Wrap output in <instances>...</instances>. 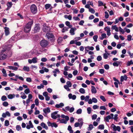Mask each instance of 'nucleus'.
<instances>
[{
    "mask_svg": "<svg viewBox=\"0 0 133 133\" xmlns=\"http://www.w3.org/2000/svg\"><path fill=\"white\" fill-rule=\"evenodd\" d=\"M30 21L26 24L24 28V31L25 32L28 33L30 32L31 29V26L33 24V21L31 19H30Z\"/></svg>",
    "mask_w": 133,
    "mask_h": 133,
    "instance_id": "1",
    "label": "nucleus"
},
{
    "mask_svg": "<svg viewBox=\"0 0 133 133\" xmlns=\"http://www.w3.org/2000/svg\"><path fill=\"white\" fill-rule=\"evenodd\" d=\"M46 37L48 39H49L51 42L54 41L56 38L52 33L48 32L46 34Z\"/></svg>",
    "mask_w": 133,
    "mask_h": 133,
    "instance_id": "2",
    "label": "nucleus"
},
{
    "mask_svg": "<svg viewBox=\"0 0 133 133\" xmlns=\"http://www.w3.org/2000/svg\"><path fill=\"white\" fill-rule=\"evenodd\" d=\"M40 44L42 47L45 48L49 44L48 42L45 39L42 40L40 42Z\"/></svg>",
    "mask_w": 133,
    "mask_h": 133,
    "instance_id": "3",
    "label": "nucleus"
},
{
    "mask_svg": "<svg viewBox=\"0 0 133 133\" xmlns=\"http://www.w3.org/2000/svg\"><path fill=\"white\" fill-rule=\"evenodd\" d=\"M31 12L34 14H36L37 12V8L35 4L32 5L30 7Z\"/></svg>",
    "mask_w": 133,
    "mask_h": 133,
    "instance_id": "4",
    "label": "nucleus"
},
{
    "mask_svg": "<svg viewBox=\"0 0 133 133\" xmlns=\"http://www.w3.org/2000/svg\"><path fill=\"white\" fill-rule=\"evenodd\" d=\"M41 27L40 25L39 24H36L34 29V32L36 33L39 31Z\"/></svg>",
    "mask_w": 133,
    "mask_h": 133,
    "instance_id": "5",
    "label": "nucleus"
},
{
    "mask_svg": "<svg viewBox=\"0 0 133 133\" xmlns=\"http://www.w3.org/2000/svg\"><path fill=\"white\" fill-rule=\"evenodd\" d=\"M111 127L113 128L114 131H116L117 130L118 131H120L121 130V128L119 126H117L116 127L114 124H112L111 125Z\"/></svg>",
    "mask_w": 133,
    "mask_h": 133,
    "instance_id": "6",
    "label": "nucleus"
},
{
    "mask_svg": "<svg viewBox=\"0 0 133 133\" xmlns=\"http://www.w3.org/2000/svg\"><path fill=\"white\" fill-rule=\"evenodd\" d=\"M43 31L45 32H48L50 30V28L47 26L44 25H43Z\"/></svg>",
    "mask_w": 133,
    "mask_h": 133,
    "instance_id": "7",
    "label": "nucleus"
},
{
    "mask_svg": "<svg viewBox=\"0 0 133 133\" xmlns=\"http://www.w3.org/2000/svg\"><path fill=\"white\" fill-rule=\"evenodd\" d=\"M58 112V111H56L52 113L51 115V118L54 119H56L57 118L56 115L57 114Z\"/></svg>",
    "mask_w": 133,
    "mask_h": 133,
    "instance_id": "8",
    "label": "nucleus"
},
{
    "mask_svg": "<svg viewBox=\"0 0 133 133\" xmlns=\"http://www.w3.org/2000/svg\"><path fill=\"white\" fill-rule=\"evenodd\" d=\"M43 111L45 114L46 115L47 114L50 113L51 111L50 108L47 107L46 108L43 109Z\"/></svg>",
    "mask_w": 133,
    "mask_h": 133,
    "instance_id": "9",
    "label": "nucleus"
},
{
    "mask_svg": "<svg viewBox=\"0 0 133 133\" xmlns=\"http://www.w3.org/2000/svg\"><path fill=\"white\" fill-rule=\"evenodd\" d=\"M5 29L4 31L5 36H7L8 35L10 34L9 29L7 27H5L4 28Z\"/></svg>",
    "mask_w": 133,
    "mask_h": 133,
    "instance_id": "10",
    "label": "nucleus"
},
{
    "mask_svg": "<svg viewBox=\"0 0 133 133\" xmlns=\"http://www.w3.org/2000/svg\"><path fill=\"white\" fill-rule=\"evenodd\" d=\"M76 28H71L70 31V33L71 35H75V31L76 30Z\"/></svg>",
    "mask_w": 133,
    "mask_h": 133,
    "instance_id": "11",
    "label": "nucleus"
},
{
    "mask_svg": "<svg viewBox=\"0 0 133 133\" xmlns=\"http://www.w3.org/2000/svg\"><path fill=\"white\" fill-rule=\"evenodd\" d=\"M122 64V62L121 61H118L115 62L113 63V65L114 66L117 67L119 65H121Z\"/></svg>",
    "mask_w": 133,
    "mask_h": 133,
    "instance_id": "12",
    "label": "nucleus"
},
{
    "mask_svg": "<svg viewBox=\"0 0 133 133\" xmlns=\"http://www.w3.org/2000/svg\"><path fill=\"white\" fill-rule=\"evenodd\" d=\"M68 97L70 99H72L73 100H75L76 99V96L75 95H72L71 94H69L68 95Z\"/></svg>",
    "mask_w": 133,
    "mask_h": 133,
    "instance_id": "13",
    "label": "nucleus"
},
{
    "mask_svg": "<svg viewBox=\"0 0 133 133\" xmlns=\"http://www.w3.org/2000/svg\"><path fill=\"white\" fill-rule=\"evenodd\" d=\"M64 106V104L63 103H61L59 104H57L55 105V107L57 108H61Z\"/></svg>",
    "mask_w": 133,
    "mask_h": 133,
    "instance_id": "14",
    "label": "nucleus"
},
{
    "mask_svg": "<svg viewBox=\"0 0 133 133\" xmlns=\"http://www.w3.org/2000/svg\"><path fill=\"white\" fill-rule=\"evenodd\" d=\"M85 50L88 52L89 50H94V48L93 46L90 47L89 46L85 47Z\"/></svg>",
    "mask_w": 133,
    "mask_h": 133,
    "instance_id": "15",
    "label": "nucleus"
},
{
    "mask_svg": "<svg viewBox=\"0 0 133 133\" xmlns=\"http://www.w3.org/2000/svg\"><path fill=\"white\" fill-rule=\"evenodd\" d=\"M7 57V55L4 54H2L0 55L1 60H3L5 59Z\"/></svg>",
    "mask_w": 133,
    "mask_h": 133,
    "instance_id": "16",
    "label": "nucleus"
},
{
    "mask_svg": "<svg viewBox=\"0 0 133 133\" xmlns=\"http://www.w3.org/2000/svg\"><path fill=\"white\" fill-rule=\"evenodd\" d=\"M6 5L8 7L7 8V10H9L12 6V2H8L7 3Z\"/></svg>",
    "mask_w": 133,
    "mask_h": 133,
    "instance_id": "17",
    "label": "nucleus"
},
{
    "mask_svg": "<svg viewBox=\"0 0 133 133\" xmlns=\"http://www.w3.org/2000/svg\"><path fill=\"white\" fill-rule=\"evenodd\" d=\"M40 125L43 128H44L46 130H48V127L44 123L42 122L41 124Z\"/></svg>",
    "mask_w": 133,
    "mask_h": 133,
    "instance_id": "18",
    "label": "nucleus"
},
{
    "mask_svg": "<svg viewBox=\"0 0 133 133\" xmlns=\"http://www.w3.org/2000/svg\"><path fill=\"white\" fill-rule=\"evenodd\" d=\"M91 91L92 94H95L97 92V90L95 87L93 86H92L91 87Z\"/></svg>",
    "mask_w": 133,
    "mask_h": 133,
    "instance_id": "19",
    "label": "nucleus"
},
{
    "mask_svg": "<svg viewBox=\"0 0 133 133\" xmlns=\"http://www.w3.org/2000/svg\"><path fill=\"white\" fill-rule=\"evenodd\" d=\"M127 77L126 75H124L123 76H122L121 77L120 81L121 82H123L124 80L126 81L127 79Z\"/></svg>",
    "mask_w": 133,
    "mask_h": 133,
    "instance_id": "20",
    "label": "nucleus"
},
{
    "mask_svg": "<svg viewBox=\"0 0 133 133\" xmlns=\"http://www.w3.org/2000/svg\"><path fill=\"white\" fill-rule=\"evenodd\" d=\"M8 68L10 69H11L14 70H17L18 69V68L13 66H8Z\"/></svg>",
    "mask_w": 133,
    "mask_h": 133,
    "instance_id": "21",
    "label": "nucleus"
},
{
    "mask_svg": "<svg viewBox=\"0 0 133 133\" xmlns=\"http://www.w3.org/2000/svg\"><path fill=\"white\" fill-rule=\"evenodd\" d=\"M111 119H112L110 115H108L105 118H104V120L105 121L107 122H109V120Z\"/></svg>",
    "mask_w": 133,
    "mask_h": 133,
    "instance_id": "22",
    "label": "nucleus"
},
{
    "mask_svg": "<svg viewBox=\"0 0 133 133\" xmlns=\"http://www.w3.org/2000/svg\"><path fill=\"white\" fill-rule=\"evenodd\" d=\"M29 57V56L28 55V54L27 53H25L21 57L22 59L27 58H28Z\"/></svg>",
    "mask_w": 133,
    "mask_h": 133,
    "instance_id": "23",
    "label": "nucleus"
},
{
    "mask_svg": "<svg viewBox=\"0 0 133 133\" xmlns=\"http://www.w3.org/2000/svg\"><path fill=\"white\" fill-rule=\"evenodd\" d=\"M106 35L105 33H103L101 35V37H99L100 39L101 40H103L104 38L106 37Z\"/></svg>",
    "mask_w": 133,
    "mask_h": 133,
    "instance_id": "24",
    "label": "nucleus"
},
{
    "mask_svg": "<svg viewBox=\"0 0 133 133\" xmlns=\"http://www.w3.org/2000/svg\"><path fill=\"white\" fill-rule=\"evenodd\" d=\"M30 68L29 67L27 66H24L23 68V70L24 71L28 72L29 71Z\"/></svg>",
    "mask_w": 133,
    "mask_h": 133,
    "instance_id": "25",
    "label": "nucleus"
},
{
    "mask_svg": "<svg viewBox=\"0 0 133 133\" xmlns=\"http://www.w3.org/2000/svg\"><path fill=\"white\" fill-rule=\"evenodd\" d=\"M68 130L69 131L70 133H73L74 131L72 129V128L71 126L69 125L68 128Z\"/></svg>",
    "mask_w": 133,
    "mask_h": 133,
    "instance_id": "26",
    "label": "nucleus"
},
{
    "mask_svg": "<svg viewBox=\"0 0 133 133\" xmlns=\"http://www.w3.org/2000/svg\"><path fill=\"white\" fill-rule=\"evenodd\" d=\"M21 97L22 98L24 99L26 98L27 96L23 92H21Z\"/></svg>",
    "mask_w": 133,
    "mask_h": 133,
    "instance_id": "27",
    "label": "nucleus"
},
{
    "mask_svg": "<svg viewBox=\"0 0 133 133\" xmlns=\"http://www.w3.org/2000/svg\"><path fill=\"white\" fill-rule=\"evenodd\" d=\"M61 117L63 118H65V119L67 120H69V117L68 116H65L63 114L62 115Z\"/></svg>",
    "mask_w": 133,
    "mask_h": 133,
    "instance_id": "28",
    "label": "nucleus"
},
{
    "mask_svg": "<svg viewBox=\"0 0 133 133\" xmlns=\"http://www.w3.org/2000/svg\"><path fill=\"white\" fill-rule=\"evenodd\" d=\"M94 128L93 125L92 124H90L89 125V127L87 128L88 131L91 130Z\"/></svg>",
    "mask_w": 133,
    "mask_h": 133,
    "instance_id": "29",
    "label": "nucleus"
},
{
    "mask_svg": "<svg viewBox=\"0 0 133 133\" xmlns=\"http://www.w3.org/2000/svg\"><path fill=\"white\" fill-rule=\"evenodd\" d=\"M64 17L68 19L69 20H71L72 17L70 15H65L64 16Z\"/></svg>",
    "mask_w": 133,
    "mask_h": 133,
    "instance_id": "30",
    "label": "nucleus"
},
{
    "mask_svg": "<svg viewBox=\"0 0 133 133\" xmlns=\"http://www.w3.org/2000/svg\"><path fill=\"white\" fill-rule=\"evenodd\" d=\"M68 120H65L64 119H61L60 122V123H62L64 124H66L67 122V121Z\"/></svg>",
    "mask_w": 133,
    "mask_h": 133,
    "instance_id": "31",
    "label": "nucleus"
},
{
    "mask_svg": "<svg viewBox=\"0 0 133 133\" xmlns=\"http://www.w3.org/2000/svg\"><path fill=\"white\" fill-rule=\"evenodd\" d=\"M68 29L69 28L66 27H64L62 30V32L64 33L65 32L68 31Z\"/></svg>",
    "mask_w": 133,
    "mask_h": 133,
    "instance_id": "32",
    "label": "nucleus"
},
{
    "mask_svg": "<svg viewBox=\"0 0 133 133\" xmlns=\"http://www.w3.org/2000/svg\"><path fill=\"white\" fill-rule=\"evenodd\" d=\"M79 92L82 94H84L85 93V90L83 88H80L79 90Z\"/></svg>",
    "mask_w": 133,
    "mask_h": 133,
    "instance_id": "33",
    "label": "nucleus"
},
{
    "mask_svg": "<svg viewBox=\"0 0 133 133\" xmlns=\"http://www.w3.org/2000/svg\"><path fill=\"white\" fill-rule=\"evenodd\" d=\"M133 62L132 60H131L129 61H128L127 63V66H130L131 64H132Z\"/></svg>",
    "mask_w": 133,
    "mask_h": 133,
    "instance_id": "34",
    "label": "nucleus"
},
{
    "mask_svg": "<svg viewBox=\"0 0 133 133\" xmlns=\"http://www.w3.org/2000/svg\"><path fill=\"white\" fill-rule=\"evenodd\" d=\"M65 24L67 26H68L69 28H71L72 26V25L70 24V23L69 21H66L65 22Z\"/></svg>",
    "mask_w": 133,
    "mask_h": 133,
    "instance_id": "35",
    "label": "nucleus"
},
{
    "mask_svg": "<svg viewBox=\"0 0 133 133\" xmlns=\"http://www.w3.org/2000/svg\"><path fill=\"white\" fill-rule=\"evenodd\" d=\"M98 6H102L104 5V4L103 3V2H102L101 1H98Z\"/></svg>",
    "mask_w": 133,
    "mask_h": 133,
    "instance_id": "36",
    "label": "nucleus"
},
{
    "mask_svg": "<svg viewBox=\"0 0 133 133\" xmlns=\"http://www.w3.org/2000/svg\"><path fill=\"white\" fill-rule=\"evenodd\" d=\"M2 72L4 74V76L5 77H6L7 76V74L6 73V71L5 70L4 68L2 69Z\"/></svg>",
    "mask_w": 133,
    "mask_h": 133,
    "instance_id": "37",
    "label": "nucleus"
},
{
    "mask_svg": "<svg viewBox=\"0 0 133 133\" xmlns=\"http://www.w3.org/2000/svg\"><path fill=\"white\" fill-rule=\"evenodd\" d=\"M51 5L50 4H46L45 5V8L46 10H47L50 7Z\"/></svg>",
    "mask_w": 133,
    "mask_h": 133,
    "instance_id": "38",
    "label": "nucleus"
},
{
    "mask_svg": "<svg viewBox=\"0 0 133 133\" xmlns=\"http://www.w3.org/2000/svg\"><path fill=\"white\" fill-rule=\"evenodd\" d=\"M15 38L14 37H12L9 40V42L10 43H13L15 41Z\"/></svg>",
    "mask_w": 133,
    "mask_h": 133,
    "instance_id": "39",
    "label": "nucleus"
},
{
    "mask_svg": "<svg viewBox=\"0 0 133 133\" xmlns=\"http://www.w3.org/2000/svg\"><path fill=\"white\" fill-rule=\"evenodd\" d=\"M37 58L36 57H35L32 59V63H36L37 62Z\"/></svg>",
    "mask_w": 133,
    "mask_h": 133,
    "instance_id": "40",
    "label": "nucleus"
},
{
    "mask_svg": "<svg viewBox=\"0 0 133 133\" xmlns=\"http://www.w3.org/2000/svg\"><path fill=\"white\" fill-rule=\"evenodd\" d=\"M87 112L89 114H90L91 112V109L90 107H88L87 108Z\"/></svg>",
    "mask_w": 133,
    "mask_h": 133,
    "instance_id": "41",
    "label": "nucleus"
},
{
    "mask_svg": "<svg viewBox=\"0 0 133 133\" xmlns=\"http://www.w3.org/2000/svg\"><path fill=\"white\" fill-rule=\"evenodd\" d=\"M105 17L106 19H107L109 17V15L108 13V12L107 11H105Z\"/></svg>",
    "mask_w": 133,
    "mask_h": 133,
    "instance_id": "42",
    "label": "nucleus"
},
{
    "mask_svg": "<svg viewBox=\"0 0 133 133\" xmlns=\"http://www.w3.org/2000/svg\"><path fill=\"white\" fill-rule=\"evenodd\" d=\"M1 99L2 101H4L7 99V98L4 95L2 96Z\"/></svg>",
    "mask_w": 133,
    "mask_h": 133,
    "instance_id": "43",
    "label": "nucleus"
},
{
    "mask_svg": "<svg viewBox=\"0 0 133 133\" xmlns=\"http://www.w3.org/2000/svg\"><path fill=\"white\" fill-rule=\"evenodd\" d=\"M89 11L91 13L94 14L95 13V10L92 8H90L89 9Z\"/></svg>",
    "mask_w": 133,
    "mask_h": 133,
    "instance_id": "44",
    "label": "nucleus"
},
{
    "mask_svg": "<svg viewBox=\"0 0 133 133\" xmlns=\"http://www.w3.org/2000/svg\"><path fill=\"white\" fill-rule=\"evenodd\" d=\"M98 128L99 129H104V126L103 124L99 125L98 127Z\"/></svg>",
    "mask_w": 133,
    "mask_h": 133,
    "instance_id": "45",
    "label": "nucleus"
},
{
    "mask_svg": "<svg viewBox=\"0 0 133 133\" xmlns=\"http://www.w3.org/2000/svg\"><path fill=\"white\" fill-rule=\"evenodd\" d=\"M82 112V110L81 109H79L77 110L76 111V113L77 114H81Z\"/></svg>",
    "mask_w": 133,
    "mask_h": 133,
    "instance_id": "46",
    "label": "nucleus"
},
{
    "mask_svg": "<svg viewBox=\"0 0 133 133\" xmlns=\"http://www.w3.org/2000/svg\"><path fill=\"white\" fill-rule=\"evenodd\" d=\"M98 36L97 35L94 36L93 37V39L94 41L95 42H97V39L98 38Z\"/></svg>",
    "mask_w": 133,
    "mask_h": 133,
    "instance_id": "47",
    "label": "nucleus"
},
{
    "mask_svg": "<svg viewBox=\"0 0 133 133\" xmlns=\"http://www.w3.org/2000/svg\"><path fill=\"white\" fill-rule=\"evenodd\" d=\"M44 87V86L42 84H41L40 85L38 86L37 88L38 89H40L41 88H43Z\"/></svg>",
    "mask_w": 133,
    "mask_h": 133,
    "instance_id": "48",
    "label": "nucleus"
},
{
    "mask_svg": "<svg viewBox=\"0 0 133 133\" xmlns=\"http://www.w3.org/2000/svg\"><path fill=\"white\" fill-rule=\"evenodd\" d=\"M66 84L69 87H71L72 86V84L69 81H68L66 82Z\"/></svg>",
    "mask_w": 133,
    "mask_h": 133,
    "instance_id": "49",
    "label": "nucleus"
},
{
    "mask_svg": "<svg viewBox=\"0 0 133 133\" xmlns=\"http://www.w3.org/2000/svg\"><path fill=\"white\" fill-rule=\"evenodd\" d=\"M9 105L8 102L6 101H5L3 103V105L4 107H7Z\"/></svg>",
    "mask_w": 133,
    "mask_h": 133,
    "instance_id": "50",
    "label": "nucleus"
},
{
    "mask_svg": "<svg viewBox=\"0 0 133 133\" xmlns=\"http://www.w3.org/2000/svg\"><path fill=\"white\" fill-rule=\"evenodd\" d=\"M69 87L66 85H65L64 86V88L68 91H69L70 90V89L69 88Z\"/></svg>",
    "mask_w": 133,
    "mask_h": 133,
    "instance_id": "51",
    "label": "nucleus"
},
{
    "mask_svg": "<svg viewBox=\"0 0 133 133\" xmlns=\"http://www.w3.org/2000/svg\"><path fill=\"white\" fill-rule=\"evenodd\" d=\"M52 126H51V127H54L55 128H57L58 127L57 125L56 124V123H52Z\"/></svg>",
    "mask_w": 133,
    "mask_h": 133,
    "instance_id": "52",
    "label": "nucleus"
},
{
    "mask_svg": "<svg viewBox=\"0 0 133 133\" xmlns=\"http://www.w3.org/2000/svg\"><path fill=\"white\" fill-rule=\"evenodd\" d=\"M9 125V122L8 120H6L5 122V125L8 126Z\"/></svg>",
    "mask_w": 133,
    "mask_h": 133,
    "instance_id": "53",
    "label": "nucleus"
},
{
    "mask_svg": "<svg viewBox=\"0 0 133 133\" xmlns=\"http://www.w3.org/2000/svg\"><path fill=\"white\" fill-rule=\"evenodd\" d=\"M24 92L26 94H28L30 93V91L29 89H26L24 90Z\"/></svg>",
    "mask_w": 133,
    "mask_h": 133,
    "instance_id": "54",
    "label": "nucleus"
},
{
    "mask_svg": "<svg viewBox=\"0 0 133 133\" xmlns=\"http://www.w3.org/2000/svg\"><path fill=\"white\" fill-rule=\"evenodd\" d=\"M92 102L94 103H96L97 102V100L96 98L93 97L92 99Z\"/></svg>",
    "mask_w": 133,
    "mask_h": 133,
    "instance_id": "55",
    "label": "nucleus"
},
{
    "mask_svg": "<svg viewBox=\"0 0 133 133\" xmlns=\"http://www.w3.org/2000/svg\"><path fill=\"white\" fill-rule=\"evenodd\" d=\"M100 98L101 99H102L103 101L105 102L106 101V99L105 97L103 96H100Z\"/></svg>",
    "mask_w": 133,
    "mask_h": 133,
    "instance_id": "56",
    "label": "nucleus"
},
{
    "mask_svg": "<svg viewBox=\"0 0 133 133\" xmlns=\"http://www.w3.org/2000/svg\"><path fill=\"white\" fill-rule=\"evenodd\" d=\"M90 96H87L85 97L84 101L85 102H87L89 99Z\"/></svg>",
    "mask_w": 133,
    "mask_h": 133,
    "instance_id": "57",
    "label": "nucleus"
},
{
    "mask_svg": "<svg viewBox=\"0 0 133 133\" xmlns=\"http://www.w3.org/2000/svg\"><path fill=\"white\" fill-rule=\"evenodd\" d=\"M103 25V22L102 21H101L99 22V24L98 25V26H102Z\"/></svg>",
    "mask_w": 133,
    "mask_h": 133,
    "instance_id": "58",
    "label": "nucleus"
},
{
    "mask_svg": "<svg viewBox=\"0 0 133 133\" xmlns=\"http://www.w3.org/2000/svg\"><path fill=\"white\" fill-rule=\"evenodd\" d=\"M97 117V116L96 114H94L92 115V120L95 119Z\"/></svg>",
    "mask_w": 133,
    "mask_h": 133,
    "instance_id": "59",
    "label": "nucleus"
},
{
    "mask_svg": "<svg viewBox=\"0 0 133 133\" xmlns=\"http://www.w3.org/2000/svg\"><path fill=\"white\" fill-rule=\"evenodd\" d=\"M119 32H121L122 34H124V31L122 29L121 27H120L119 28Z\"/></svg>",
    "mask_w": 133,
    "mask_h": 133,
    "instance_id": "60",
    "label": "nucleus"
},
{
    "mask_svg": "<svg viewBox=\"0 0 133 133\" xmlns=\"http://www.w3.org/2000/svg\"><path fill=\"white\" fill-rule=\"evenodd\" d=\"M104 30L107 32L110 31V28L108 26H107L104 28Z\"/></svg>",
    "mask_w": 133,
    "mask_h": 133,
    "instance_id": "61",
    "label": "nucleus"
},
{
    "mask_svg": "<svg viewBox=\"0 0 133 133\" xmlns=\"http://www.w3.org/2000/svg\"><path fill=\"white\" fill-rule=\"evenodd\" d=\"M127 40L129 41H130L131 40L132 36L131 35H129L127 36Z\"/></svg>",
    "mask_w": 133,
    "mask_h": 133,
    "instance_id": "62",
    "label": "nucleus"
},
{
    "mask_svg": "<svg viewBox=\"0 0 133 133\" xmlns=\"http://www.w3.org/2000/svg\"><path fill=\"white\" fill-rule=\"evenodd\" d=\"M118 115L117 114H116L114 115V117L113 119H114V120L116 121H117V119L118 118Z\"/></svg>",
    "mask_w": 133,
    "mask_h": 133,
    "instance_id": "63",
    "label": "nucleus"
},
{
    "mask_svg": "<svg viewBox=\"0 0 133 133\" xmlns=\"http://www.w3.org/2000/svg\"><path fill=\"white\" fill-rule=\"evenodd\" d=\"M38 98L40 99L41 100H43L44 99V98L43 96L40 95H38Z\"/></svg>",
    "mask_w": 133,
    "mask_h": 133,
    "instance_id": "64",
    "label": "nucleus"
}]
</instances>
